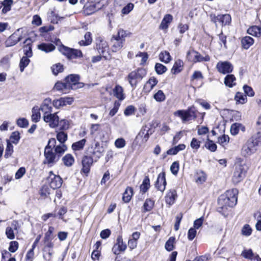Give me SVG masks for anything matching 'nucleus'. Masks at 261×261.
<instances>
[{
  "label": "nucleus",
  "instance_id": "nucleus-38",
  "mask_svg": "<svg viewBox=\"0 0 261 261\" xmlns=\"http://www.w3.org/2000/svg\"><path fill=\"white\" fill-rule=\"evenodd\" d=\"M159 58L161 61L165 63H168L172 60V58L169 53L167 51H163L161 52L159 55Z\"/></svg>",
  "mask_w": 261,
  "mask_h": 261
},
{
  "label": "nucleus",
  "instance_id": "nucleus-8",
  "mask_svg": "<svg viewBox=\"0 0 261 261\" xmlns=\"http://www.w3.org/2000/svg\"><path fill=\"white\" fill-rule=\"evenodd\" d=\"M43 119L50 127L53 128L57 127L59 124V117L58 113H49L44 115Z\"/></svg>",
  "mask_w": 261,
  "mask_h": 261
},
{
  "label": "nucleus",
  "instance_id": "nucleus-15",
  "mask_svg": "<svg viewBox=\"0 0 261 261\" xmlns=\"http://www.w3.org/2000/svg\"><path fill=\"white\" fill-rule=\"evenodd\" d=\"M20 30V29H18L15 32H14L9 37L6 42V45L7 46H13L21 40L22 37L19 34Z\"/></svg>",
  "mask_w": 261,
  "mask_h": 261
},
{
  "label": "nucleus",
  "instance_id": "nucleus-30",
  "mask_svg": "<svg viewBox=\"0 0 261 261\" xmlns=\"http://www.w3.org/2000/svg\"><path fill=\"white\" fill-rule=\"evenodd\" d=\"M40 110L38 106L34 107L32 109L31 120L33 122H38L41 118Z\"/></svg>",
  "mask_w": 261,
  "mask_h": 261
},
{
  "label": "nucleus",
  "instance_id": "nucleus-41",
  "mask_svg": "<svg viewBox=\"0 0 261 261\" xmlns=\"http://www.w3.org/2000/svg\"><path fill=\"white\" fill-rule=\"evenodd\" d=\"M62 160L64 165L67 167L71 166L74 162V158L70 154L65 155L63 158Z\"/></svg>",
  "mask_w": 261,
  "mask_h": 261
},
{
  "label": "nucleus",
  "instance_id": "nucleus-49",
  "mask_svg": "<svg viewBox=\"0 0 261 261\" xmlns=\"http://www.w3.org/2000/svg\"><path fill=\"white\" fill-rule=\"evenodd\" d=\"M13 152V146L9 141H7V147L5 150L4 156L5 158H9Z\"/></svg>",
  "mask_w": 261,
  "mask_h": 261
},
{
  "label": "nucleus",
  "instance_id": "nucleus-46",
  "mask_svg": "<svg viewBox=\"0 0 261 261\" xmlns=\"http://www.w3.org/2000/svg\"><path fill=\"white\" fill-rule=\"evenodd\" d=\"M234 99L237 103L244 104L247 102L246 96L243 95V94L241 92H237L236 93Z\"/></svg>",
  "mask_w": 261,
  "mask_h": 261
},
{
  "label": "nucleus",
  "instance_id": "nucleus-25",
  "mask_svg": "<svg viewBox=\"0 0 261 261\" xmlns=\"http://www.w3.org/2000/svg\"><path fill=\"white\" fill-rule=\"evenodd\" d=\"M158 81L154 77H150L145 83L144 86V90L145 92H149L154 87L158 84Z\"/></svg>",
  "mask_w": 261,
  "mask_h": 261
},
{
  "label": "nucleus",
  "instance_id": "nucleus-12",
  "mask_svg": "<svg viewBox=\"0 0 261 261\" xmlns=\"http://www.w3.org/2000/svg\"><path fill=\"white\" fill-rule=\"evenodd\" d=\"M126 249V245L124 243L122 237L119 236L117 239V243L114 245L112 251L115 254H119Z\"/></svg>",
  "mask_w": 261,
  "mask_h": 261
},
{
  "label": "nucleus",
  "instance_id": "nucleus-31",
  "mask_svg": "<svg viewBox=\"0 0 261 261\" xmlns=\"http://www.w3.org/2000/svg\"><path fill=\"white\" fill-rule=\"evenodd\" d=\"M113 92L114 96L120 100H122L125 98L123 89L121 86L116 85L114 88Z\"/></svg>",
  "mask_w": 261,
  "mask_h": 261
},
{
  "label": "nucleus",
  "instance_id": "nucleus-59",
  "mask_svg": "<svg viewBox=\"0 0 261 261\" xmlns=\"http://www.w3.org/2000/svg\"><path fill=\"white\" fill-rule=\"evenodd\" d=\"M241 233L243 236H249L252 233V229L249 225L245 224L242 229Z\"/></svg>",
  "mask_w": 261,
  "mask_h": 261
},
{
  "label": "nucleus",
  "instance_id": "nucleus-3",
  "mask_svg": "<svg viewBox=\"0 0 261 261\" xmlns=\"http://www.w3.org/2000/svg\"><path fill=\"white\" fill-rule=\"evenodd\" d=\"M145 75L146 71L142 68L132 71L128 75V81L133 89L136 87L138 82L141 80Z\"/></svg>",
  "mask_w": 261,
  "mask_h": 261
},
{
  "label": "nucleus",
  "instance_id": "nucleus-22",
  "mask_svg": "<svg viewBox=\"0 0 261 261\" xmlns=\"http://www.w3.org/2000/svg\"><path fill=\"white\" fill-rule=\"evenodd\" d=\"M54 90L62 93H67L70 91L69 87L66 83H64L61 82H58L55 84Z\"/></svg>",
  "mask_w": 261,
  "mask_h": 261
},
{
  "label": "nucleus",
  "instance_id": "nucleus-35",
  "mask_svg": "<svg viewBox=\"0 0 261 261\" xmlns=\"http://www.w3.org/2000/svg\"><path fill=\"white\" fill-rule=\"evenodd\" d=\"M13 4V0H4L2 3H1L2 7H3V8L2 10V13L6 14L10 11L11 9V7Z\"/></svg>",
  "mask_w": 261,
  "mask_h": 261
},
{
  "label": "nucleus",
  "instance_id": "nucleus-13",
  "mask_svg": "<svg viewBox=\"0 0 261 261\" xmlns=\"http://www.w3.org/2000/svg\"><path fill=\"white\" fill-rule=\"evenodd\" d=\"M53 239L44 240V251L47 250L48 253L47 254L43 255L44 258L47 261H51L53 255V252L51 251L50 249L53 248L54 244L52 242Z\"/></svg>",
  "mask_w": 261,
  "mask_h": 261
},
{
  "label": "nucleus",
  "instance_id": "nucleus-48",
  "mask_svg": "<svg viewBox=\"0 0 261 261\" xmlns=\"http://www.w3.org/2000/svg\"><path fill=\"white\" fill-rule=\"evenodd\" d=\"M153 98L158 102H162L165 100L166 96L163 91L159 90L153 95Z\"/></svg>",
  "mask_w": 261,
  "mask_h": 261
},
{
  "label": "nucleus",
  "instance_id": "nucleus-21",
  "mask_svg": "<svg viewBox=\"0 0 261 261\" xmlns=\"http://www.w3.org/2000/svg\"><path fill=\"white\" fill-rule=\"evenodd\" d=\"M177 197L176 191L174 189L170 190L165 196L166 203L170 206L172 205L174 203Z\"/></svg>",
  "mask_w": 261,
  "mask_h": 261
},
{
  "label": "nucleus",
  "instance_id": "nucleus-42",
  "mask_svg": "<svg viewBox=\"0 0 261 261\" xmlns=\"http://www.w3.org/2000/svg\"><path fill=\"white\" fill-rule=\"evenodd\" d=\"M204 146L206 149L212 152H215L217 148V145L207 137Z\"/></svg>",
  "mask_w": 261,
  "mask_h": 261
},
{
  "label": "nucleus",
  "instance_id": "nucleus-33",
  "mask_svg": "<svg viewBox=\"0 0 261 261\" xmlns=\"http://www.w3.org/2000/svg\"><path fill=\"white\" fill-rule=\"evenodd\" d=\"M254 39L249 36L243 37L241 40L242 47L245 49H248L253 43Z\"/></svg>",
  "mask_w": 261,
  "mask_h": 261
},
{
  "label": "nucleus",
  "instance_id": "nucleus-7",
  "mask_svg": "<svg viewBox=\"0 0 261 261\" xmlns=\"http://www.w3.org/2000/svg\"><path fill=\"white\" fill-rule=\"evenodd\" d=\"M186 58L189 61L193 63L208 61L210 60L209 56H205V57H202L199 53L192 49H190L188 51Z\"/></svg>",
  "mask_w": 261,
  "mask_h": 261
},
{
  "label": "nucleus",
  "instance_id": "nucleus-45",
  "mask_svg": "<svg viewBox=\"0 0 261 261\" xmlns=\"http://www.w3.org/2000/svg\"><path fill=\"white\" fill-rule=\"evenodd\" d=\"M92 38L91 34L90 32H87L84 36V40H82L79 42L81 45H88L91 43Z\"/></svg>",
  "mask_w": 261,
  "mask_h": 261
},
{
  "label": "nucleus",
  "instance_id": "nucleus-14",
  "mask_svg": "<svg viewBox=\"0 0 261 261\" xmlns=\"http://www.w3.org/2000/svg\"><path fill=\"white\" fill-rule=\"evenodd\" d=\"M52 105L53 103L50 98H47L43 100L40 107H39L40 111L43 112V116L51 113L53 110Z\"/></svg>",
  "mask_w": 261,
  "mask_h": 261
},
{
  "label": "nucleus",
  "instance_id": "nucleus-44",
  "mask_svg": "<svg viewBox=\"0 0 261 261\" xmlns=\"http://www.w3.org/2000/svg\"><path fill=\"white\" fill-rule=\"evenodd\" d=\"M175 243V238L171 237L165 243V249L168 251H172L174 248Z\"/></svg>",
  "mask_w": 261,
  "mask_h": 261
},
{
  "label": "nucleus",
  "instance_id": "nucleus-16",
  "mask_svg": "<svg viewBox=\"0 0 261 261\" xmlns=\"http://www.w3.org/2000/svg\"><path fill=\"white\" fill-rule=\"evenodd\" d=\"M166 186V181L165 179V173L164 172H162L158 175L155 186L158 190L163 192L165 190Z\"/></svg>",
  "mask_w": 261,
  "mask_h": 261
},
{
  "label": "nucleus",
  "instance_id": "nucleus-51",
  "mask_svg": "<svg viewBox=\"0 0 261 261\" xmlns=\"http://www.w3.org/2000/svg\"><path fill=\"white\" fill-rule=\"evenodd\" d=\"M154 206V201L150 199H147L143 205L144 212H148L152 210Z\"/></svg>",
  "mask_w": 261,
  "mask_h": 261
},
{
  "label": "nucleus",
  "instance_id": "nucleus-1",
  "mask_svg": "<svg viewBox=\"0 0 261 261\" xmlns=\"http://www.w3.org/2000/svg\"><path fill=\"white\" fill-rule=\"evenodd\" d=\"M238 191L236 189L227 191L224 195H221L218 199V204L222 210L228 207L234 206L238 200Z\"/></svg>",
  "mask_w": 261,
  "mask_h": 261
},
{
  "label": "nucleus",
  "instance_id": "nucleus-39",
  "mask_svg": "<svg viewBox=\"0 0 261 261\" xmlns=\"http://www.w3.org/2000/svg\"><path fill=\"white\" fill-rule=\"evenodd\" d=\"M133 195V189L130 187H127L126 189H125V192L123 193V196L122 198L123 200L125 202H128L130 200Z\"/></svg>",
  "mask_w": 261,
  "mask_h": 261
},
{
  "label": "nucleus",
  "instance_id": "nucleus-55",
  "mask_svg": "<svg viewBox=\"0 0 261 261\" xmlns=\"http://www.w3.org/2000/svg\"><path fill=\"white\" fill-rule=\"evenodd\" d=\"M155 70L158 74H162L165 73L167 69L166 66L161 63H156L155 65Z\"/></svg>",
  "mask_w": 261,
  "mask_h": 261
},
{
  "label": "nucleus",
  "instance_id": "nucleus-52",
  "mask_svg": "<svg viewBox=\"0 0 261 261\" xmlns=\"http://www.w3.org/2000/svg\"><path fill=\"white\" fill-rule=\"evenodd\" d=\"M30 61L29 57H23L21 58L19 63L20 70L21 72L23 71L24 69L29 65Z\"/></svg>",
  "mask_w": 261,
  "mask_h": 261
},
{
  "label": "nucleus",
  "instance_id": "nucleus-58",
  "mask_svg": "<svg viewBox=\"0 0 261 261\" xmlns=\"http://www.w3.org/2000/svg\"><path fill=\"white\" fill-rule=\"evenodd\" d=\"M16 123L18 126L22 128L27 127L29 125L28 120L24 118H20L18 119Z\"/></svg>",
  "mask_w": 261,
  "mask_h": 261
},
{
  "label": "nucleus",
  "instance_id": "nucleus-36",
  "mask_svg": "<svg viewBox=\"0 0 261 261\" xmlns=\"http://www.w3.org/2000/svg\"><path fill=\"white\" fill-rule=\"evenodd\" d=\"M236 79L233 74H228L224 79L225 85L229 88L236 85Z\"/></svg>",
  "mask_w": 261,
  "mask_h": 261
},
{
  "label": "nucleus",
  "instance_id": "nucleus-53",
  "mask_svg": "<svg viewBox=\"0 0 261 261\" xmlns=\"http://www.w3.org/2000/svg\"><path fill=\"white\" fill-rule=\"evenodd\" d=\"M229 141V137L228 135H223L218 139V143L222 146L226 145Z\"/></svg>",
  "mask_w": 261,
  "mask_h": 261
},
{
  "label": "nucleus",
  "instance_id": "nucleus-6",
  "mask_svg": "<svg viewBox=\"0 0 261 261\" xmlns=\"http://www.w3.org/2000/svg\"><path fill=\"white\" fill-rule=\"evenodd\" d=\"M59 50L68 59H73L82 57V53L81 50L68 48L64 45L59 47Z\"/></svg>",
  "mask_w": 261,
  "mask_h": 261
},
{
  "label": "nucleus",
  "instance_id": "nucleus-27",
  "mask_svg": "<svg viewBox=\"0 0 261 261\" xmlns=\"http://www.w3.org/2000/svg\"><path fill=\"white\" fill-rule=\"evenodd\" d=\"M184 68V62L181 60H177L175 61L171 69V72L172 74H176L180 72Z\"/></svg>",
  "mask_w": 261,
  "mask_h": 261
},
{
  "label": "nucleus",
  "instance_id": "nucleus-29",
  "mask_svg": "<svg viewBox=\"0 0 261 261\" xmlns=\"http://www.w3.org/2000/svg\"><path fill=\"white\" fill-rule=\"evenodd\" d=\"M247 33L252 36L256 37L261 36V25H253L247 30Z\"/></svg>",
  "mask_w": 261,
  "mask_h": 261
},
{
  "label": "nucleus",
  "instance_id": "nucleus-26",
  "mask_svg": "<svg viewBox=\"0 0 261 261\" xmlns=\"http://www.w3.org/2000/svg\"><path fill=\"white\" fill-rule=\"evenodd\" d=\"M55 48V46L50 43H42L38 45V48L39 50L46 53L54 51Z\"/></svg>",
  "mask_w": 261,
  "mask_h": 261
},
{
  "label": "nucleus",
  "instance_id": "nucleus-18",
  "mask_svg": "<svg viewBox=\"0 0 261 261\" xmlns=\"http://www.w3.org/2000/svg\"><path fill=\"white\" fill-rule=\"evenodd\" d=\"M101 6L100 3H98L96 4L91 3L84 6V12L86 15H89L96 12L97 10L101 9Z\"/></svg>",
  "mask_w": 261,
  "mask_h": 261
},
{
  "label": "nucleus",
  "instance_id": "nucleus-43",
  "mask_svg": "<svg viewBox=\"0 0 261 261\" xmlns=\"http://www.w3.org/2000/svg\"><path fill=\"white\" fill-rule=\"evenodd\" d=\"M86 142V140L85 139H83L79 141L74 143L72 145V148L74 151L80 150L84 148Z\"/></svg>",
  "mask_w": 261,
  "mask_h": 261
},
{
  "label": "nucleus",
  "instance_id": "nucleus-60",
  "mask_svg": "<svg viewBox=\"0 0 261 261\" xmlns=\"http://www.w3.org/2000/svg\"><path fill=\"white\" fill-rule=\"evenodd\" d=\"M135 107L132 105H130L126 108L124 111V114L126 116H130L135 113Z\"/></svg>",
  "mask_w": 261,
  "mask_h": 261
},
{
  "label": "nucleus",
  "instance_id": "nucleus-5",
  "mask_svg": "<svg viewBox=\"0 0 261 261\" xmlns=\"http://www.w3.org/2000/svg\"><path fill=\"white\" fill-rule=\"evenodd\" d=\"M196 110L194 107L190 108L188 110H178L174 113L175 116L180 117L182 121L186 122L196 117Z\"/></svg>",
  "mask_w": 261,
  "mask_h": 261
},
{
  "label": "nucleus",
  "instance_id": "nucleus-24",
  "mask_svg": "<svg viewBox=\"0 0 261 261\" xmlns=\"http://www.w3.org/2000/svg\"><path fill=\"white\" fill-rule=\"evenodd\" d=\"M172 20L173 17L171 15L166 14L161 21L159 28L161 30H166L169 27V24L172 22Z\"/></svg>",
  "mask_w": 261,
  "mask_h": 261
},
{
  "label": "nucleus",
  "instance_id": "nucleus-2",
  "mask_svg": "<svg viewBox=\"0 0 261 261\" xmlns=\"http://www.w3.org/2000/svg\"><path fill=\"white\" fill-rule=\"evenodd\" d=\"M247 171V168L244 163H237L232 177L233 182L238 184L245 177Z\"/></svg>",
  "mask_w": 261,
  "mask_h": 261
},
{
  "label": "nucleus",
  "instance_id": "nucleus-28",
  "mask_svg": "<svg viewBox=\"0 0 261 261\" xmlns=\"http://www.w3.org/2000/svg\"><path fill=\"white\" fill-rule=\"evenodd\" d=\"M17 222L13 221L12 223L11 227H8L6 229V234L7 238L10 240H12L15 238V234L14 232V229L17 230Z\"/></svg>",
  "mask_w": 261,
  "mask_h": 261
},
{
  "label": "nucleus",
  "instance_id": "nucleus-10",
  "mask_svg": "<svg viewBox=\"0 0 261 261\" xmlns=\"http://www.w3.org/2000/svg\"><path fill=\"white\" fill-rule=\"evenodd\" d=\"M211 20L217 25V23H220L221 25L229 24L231 21V17L229 14H221L216 16L215 14H211Z\"/></svg>",
  "mask_w": 261,
  "mask_h": 261
},
{
  "label": "nucleus",
  "instance_id": "nucleus-11",
  "mask_svg": "<svg viewBox=\"0 0 261 261\" xmlns=\"http://www.w3.org/2000/svg\"><path fill=\"white\" fill-rule=\"evenodd\" d=\"M218 71L222 74H227L230 73L233 70V66L232 64L227 61L219 62L216 66Z\"/></svg>",
  "mask_w": 261,
  "mask_h": 261
},
{
  "label": "nucleus",
  "instance_id": "nucleus-62",
  "mask_svg": "<svg viewBox=\"0 0 261 261\" xmlns=\"http://www.w3.org/2000/svg\"><path fill=\"white\" fill-rule=\"evenodd\" d=\"M242 255L246 258H248V259H251L252 258V257H253V256H254L255 255L253 254V252H252V251L251 249H246V250H244L242 252Z\"/></svg>",
  "mask_w": 261,
  "mask_h": 261
},
{
  "label": "nucleus",
  "instance_id": "nucleus-19",
  "mask_svg": "<svg viewBox=\"0 0 261 261\" xmlns=\"http://www.w3.org/2000/svg\"><path fill=\"white\" fill-rule=\"evenodd\" d=\"M44 156L45 160L44 161V164H47L51 166L56 162V155L53 152L51 149H48V148H45L44 150Z\"/></svg>",
  "mask_w": 261,
  "mask_h": 261
},
{
  "label": "nucleus",
  "instance_id": "nucleus-9",
  "mask_svg": "<svg viewBox=\"0 0 261 261\" xmlns=\"http://www.w3.org/2000/svg\"><path fill=\"white\" fill-rule=\"evenodd\" d=\"M47 180L50 188L53 190L61 187L63 182L62 178L59 175H55L51 171L49 172Z\"/></svg>",
  "mask_w": 261,
  "mask_h": 261
},
{
  "label": "nucleus",
  "instance_id": "nucleus-37",
  "mask_svg": "<svg viewBox=\"0 0 261 261\" xmlns=\"http://www.w3.org/2000/svg\"><path fill=\"white\" fill-rule=\"evenodd\" d=\"M31 42V40L29 38L26 39L24 41V43H26L27 45L24 47L23 50L26 56L25 57L29 58L31 57L32 56V48L30 45Z\"/></svg>",
  "mask_w": 261,
  "mask_h": 261
},
{
  "label": "nucleus",
  "instance_id": "nucleus-56",
  "mask_svg": "<svg viewBox=\"0 0 261 261\" xmlns=\"http://www.w3.org/2000/svg\"><path fill=\"white\" fill-rule=\"evenodd\" d=\"M51 70L53 74L56 75L63 71V67L60 63L56 64L51 67Z\"/></svg>",
  "mask_w": 261,
  "mask_h": 261
},
{
  "label": "nucleus",
  "instance_id": "nucleus-64",
  "mask_svg": "<svg viewBox=\"0 0 261 261\" xmlns=\"http://www.w3.org/2000/svg\"><path fill=\"white\" fill-rule=\"evenodd\" d=\"M57 138L61 143H64L67 140V135L64 132H59L57 135Z\"/></svg>",
  "mask_w": 261,
  "mask_h": 261
},
{
  "label": "nucleus",
  "instance_id": "nucleus-17",
  "mask_svg": "<svg viewBox=\"0 0 261 261\" xmlns=\"http://www.w3.org/2000/svg\"><path fill=\"white\" fill-rule=\"evenodd\" d=\"M79 76L77 75L74 74L70 75L65 79L66 83L67 85L69 86L70 90L71 89H75V86L77 84H82V83H80L79 82Z\"/></svg>",
  "mask_w": 261,
  "mask_h": 261
},
{
  "label": "nucleus",
  "instance_id": "nucleus-63",
  "mask_svg": "<svg viewBox=\"0 0 261 261\" xmlns=\"http://www.w3.org/2000/svg\"><path fill=\"white\" fill-rule=\"evenodd\" d=\"M126 142L123 138H119L116 140L115 146L117 148H122L125 146Z\"/></svg>",
  "mask_w": 261,
  "mask_h": 261
},
{
  "label": "nucleus",
  "instance_id": "nucleus-40",
  "mask_svg": "<svg viewBox=\"0 0 261 261\" xmlns=\"http://www.w3.org/2000/svg\"><path fill=\"white\" fill-rule=\"evenodd\" d=\"M186 148V145L184 144H180L177 146L169 149L167 153L168 154L175 155L179 151L184 150Z\"/></svg>",
  "mask_w": 261,
  "mask_h": 261
},
{
  "label": "nucleus",
  "instance_id": "nucleus-32",
  "mask_svg": "<svg viewBox=\"0 0 261 261\" xmlns=\"http://www.w3.org/2000/svg\"><path fill=\"white\" fill-rule=\"evenodd\" d=\"M245 130V126H243L242 124L239 123L233 124L230 128V132L233 135L238 134L240 131L244 132Z\"/></svg>",
  "mask_w": 261,
  "mask_h": 261
},
{
  "label": "nucleus",
  "instance_id": "nucleus-20",
  "mask_svg": "<svg viewBox=\"0 0 261 261\" xmlns=\"http://www.w3.org/2000/svg\"><path fill=\"white\" fill-rule=\"evenodd\" d=\"M93 163V159L88 156H85L82 160V171L85 174H88L90 171V167Z\"/></svg>",
  "mask_w": 261,
  "mask_h": 261
},
{
  "label": "nucleus",
  "instance_id": "nucleus-61",
  "mask_svg": "<svg viewBox=\"0 0 261 261\" xmlns=\"http://www.w3.org/2000/svg\"><path fill=\"white\" fill-rule=\"evenodd\" d=\"M67 150L66 146L63 143L57 145L55 149V150L57 153L62 154L65 152Z\"/></svg>",
  "mask_w": 261,
  "mask_h": 261
},
{
  "label": "nucleus",
  "instance_id": "nucleus-54",
  "mask_svg": "<svg viewBox=\"0 0 261 261\" xmlns=\"http://www.w3.org/2000/svg\"><path fill=\"white\" fill-rule=\"evenodd\" d=\"M126 32L123 29H119L116 35H114L113 36L119 40H122L123 42L125 40V38L126 37Z\"/></svg>",
  "mask_w": 261,
  "mask_h": 261
},
{
  "label": "nucleus",
  "instance_id": "nucleus-50",
  "mask_svg": "<svg viewBox=\"0 0 261 261\" xmlns=\"http://www.w3.org/2000/svg\"><path fill=\"white\" fill-rule=\"evenodd\" d=\"M150 187V180L148 177H146L143 180L140 186V190L143 193L146 192Z\"/></svg>",
  "mask_w": 261,
  "mask_h": 261
},
{
  "label": "nucleus",
  "instance_id": "nucleus-47",
  "mask_svg": "<svg viewBox=\"0 0 261 261\" xmlns=\"http://www.w3.org/2000/svg\"><path fill=\"white\" fill-rule=\"evenodd\" d=\"M201 141L200 140L195 138H192L190 143V146L194 152H196L199 149Z\"/></svg>",
  "mask_w": 261,
  "mask_h": 261
},
{
  "label": "nucleus",
  "instance_id": "nucleus-34",
  "mask_svg": "<svg viewBox=\"0 0 261 261\" xmlns=\"http://www.w3.org/2000/svg\"><path fill=\"white\" fill-rule=\"evenodd\" d=\"M206 174L202 171L197 172L195 177V182L198 185L204 183L206 179Z\"/></svg>",
  "mask_w": 261,
  "mask_h": 261
},
{
  "label": "nucleus",
  "instance_id": "nucleus-23",
  "mask_svg": "<svg viewBox=\"0 0 261 261\" xmlns=\"http://www.w3.org/2000/svg\"><path fill=\"white\" fill-rule=\"evenodd\" d=\"M123 41L117 39L113 36L111 39V49L113 52H117L120 50L123 47Z\"/></svg>",
  "mask_w": 261,
  "mask_h": 261
},
{
  "label": "nucleus",
  "instance_id": "nucleus-4",
  "mask_svg": "<svg viewBox=\"0 0 261 261\" xmlns=\"http://www.w3.org/2000/svg\"><path fill=\"white\" fill-rule=\"evenodd\" d=\"M258 145V141L255 140L253 137L249 139L243 145L241 153L244 156H248L253 153L255 151V147Z\"/></svg>",
  "mask_w": 261,
  "mask_h": 261
},
{
  "label": "nucleus",
  "instance_id": "nucleus-57",
  "mask_svg": "<svg viewBox=\"0 0 261 261\" xmlns=\"http://www.w3.org/2000/svg\"><path fill=\"white\" fill-rule=\"evenodd\" d=\"M92 148H93V154H96L98 153V155H100L102 151L101 148L100 146V144L97 141H95L94 143V145H92Z\"/></svg>",
  "mask_w": 261,
  "mask_h": 261
}]
</instances>
